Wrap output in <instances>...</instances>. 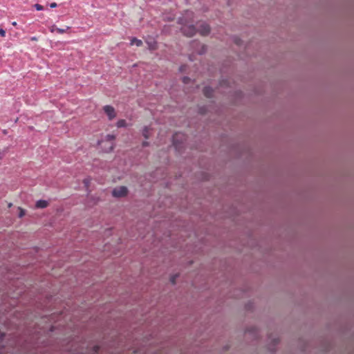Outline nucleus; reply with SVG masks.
Returning a JSON list of instances; mask_svg holds the SVG:
<instances>
[{"mask_svg": "<svg viewBox=\"0 0 354 354\" xmlns=\"http://www.w3.org/2000/svg\"><path fill=\"white\" fill-rule=\"evenodd\" d=\"M193 17V13L188 10L185 11L182 17L178 18L177 23L180 25H182L181 32L187 37L194 36L196 32V28L194 25L190 24L187 25L189 23L190 19Z\"/></svg>", "mask_w": 354, "mask_h": 354, "instance_id": "1", "label": "nucleus"}, {"mask_svg": "<svg viewBox=\"0 0 354 354\" xmlns=\"http://www.w3.org/2000/svg\"><path fill=\"white\" fill-rule=\"evenodd\" d=\"M228 84V82L227 80H223L221 82H220V86H223L225 85H227Z\"/></svg>", "mask_w": 354, "mask_h": 354, "instance_id": "22", "label": "nucleus"}, {"mask_svg": "<svg viewBox=\"0 0 354 354\" xmlns=\"http://www.w3.org/2000/svg\"><path fill=\"white\" fill-rule=\"evenodd\" d=\"M178 277V274H174V275L171 276L170 278L171 283L174 285L176 283V280Z\"/></svg>", "mask_w": 354, "mask_h": 354, "instance_id": "17", "label": "nucleus"}, {"mask_svg": "<svg viewBox=\"0 0 354 354\" xmlns=\"http://www.w3.org/2000/svg\"><path fill=\"white\" fill-rule=\"evenodd\" d=\"M198 32L202 35H207L210 32V26L207 23L203 22L198 26Z\"/></svg>", "mask_w": 354, "mask_h": 354, "instance_id": "3", "label": "nucleus"}, {"mask_svg": "<svg viewBox=\"0 0 354 354\" xmlns=\"http://www.w3.org/2000/svg\"><path fill=\"white\" fill-rule=\"evenodd\" d=\"M246 333H251L254 339H257L259 336L258 330L256 327H251L248 328Z\"/></svg>", "mask_w": 354, "mask_h": 354, "instance_id": "8", "label": "nucleus"}, {"mask_svg": "<svg viewBox=\"0 0 354 354\" xmlns=\"http://www.w3.org/2000/svg\"><path fill=\"white\" fill-rule=\"evenodd\" d=\"M34 7L35 8V9L38 11H40V10H44V7L40 5V4H38V3H36L34 5Z\"/></svg>", "mask_w": 354, "mask_h": 354, "instance_id": "18", "label": "nucleus"}, {"mask_svg": "<svg viewBox=\"0 0 354 354\" xmlns=\"http://www.w3.org/2000/svg\"><path fill=\"white\" fill-rule=\"evenodd\" d=\"M142 147H148L149 145V142H147V141H144L142 144Z\"/></svg>", "mask_w": 354, "mask_h": 354, "instance_id": "25", "label": "nucleus"}, {"mask_svg": "<svg viewBox=\"0 0 354 354\" xmlns=\"http://www.w3.org/2000/svg\"><path fill=\"white\" fill-rule=\"evenodd\" d=\"M26 214V211L21 208H19V217L21 218L23 217Z\"/></svg>", "mask_w": 354, "mask_h": 354, "instance_id": "19", "label": "nucleus"}, {"mask_svg": "<svg viewBox=\"0 0 354 354\" xmlns=\"http://www.w3.org/2000/svg\"><path fill=\"white\" fill-rule=\"evenodd\" d=\"M0 35L1 37L6 36V31L3 28H0Z\"/></svg>", "mask_w": 354, "mask_h": 354, "instance_id": "23", "label": "nucleus"}, {"mask_svg": "<svg viewBox=\"0 0 354 354\" xmlns=\"http://www.w3.org/2000/svg\"><path fill=\"white\" fill-rule=\"evenodd\" d=\"M127 193L128 189L125 186L115 187L112 191V195L115 198L124 197Z\"/></svg>", "mask_w": 354, "mask_h": 354, "instance_id": "2", "label": "nucleus"}, {"mask_svg": "<svg viewBox=\"0 0 354 354\" xmlns=\"http://www.w3.org/2000/svg\"><path fill=\"white\" fill-rule=\"evenodd\" d=\"M174 144L176 145V138H174Z\"/></svg>", "mask_w": 354, "mask_h": 354, "instance_id": "29", "label": "nucleus"}, {"mask_svg": "<svg viewBox=\"0 0 354 354\" xmlns=\"http://www.w3.org/2000/svg\"><path fill=\"white\" fill-rule=\"evenodd\" d=\"M115 138V136L112 134H108L105 136V140L108 142H112Z\"/></svg>", "mask_w": 354, "mask_h": 354, "instance_id": "13", "label": "nucleus"}, {"mask_svg": "<svg viewBox=\"0 0 354 354\" xmlns=\"http://www.w3.org/2000/svg\"><path fill=\"white\" fill-rule=\"evenodd\" d=\"M142 136L145 139H148L149 138V128L147 126L144 127L142 131Z\"/></svg>", "mask_w": 354, "mask_h": 354, "instance_id": "10", "label": "nucleus"}, {"mask_svg": "<svg viewBox=\"0 0 354 354\" xmlns=\"http://www.w3.org/2000/svg\"><path fill=\"white\" fill-rule=\"evenodd\" d=\"M272 344L269 345L268 346V349L271 351V352H274L275 351V346L278 344L279 343V339L278 338H273L272 339Z\"/></svg>", "mask_w": 354, "mask_h": 354, "instance_id": "7", "label": "nucleus"}, {"mask_svg": "<svg viewBox=\"0 0 354 354\" xmlns=\"http://www.w3.org/2000/svg\"><path fill=\"white\" fill-rule=\"evenodd\" d=\"M91 179L90 178H86L84 179L83 183L86 189L88 188Z\"/></svg>", "mask_w": 354, "mask_h": 354, "instance_id": "15", "label": "nucleus"}, {"mask_svg": "<svg viewBox=\"0 0 354 354\" xmlns=\"http://www.w3.org/2000/svg\"><path fill=\"white\" fill-rule=\"evenodd\" d=\"M207 108L205 106H201V107H199V109H198V112H199L201 114H202V115L205 114V113H206V112H207Z\"/></svg>", "mask_w": 354, "mask_h": 354, "instance_id": "16", "label": "nucleus"}, {"mask_svg": "<svg viewBox=\"0 0 354 354\" xmlns=\"http://www.w3.org/2000/svg\"><path fill=\"white\" fill-rule=\"evenodd\" d=\"M116 125L118 128L125 127H127V122L125 120H119Z\"/></svg>", "mask_w": 354, "mask_h": 354, "instance_id": "12", "label": "nucleus"}, {"mask_svg": "<svg viewBox=\"0 0 354 354\" xmlns=\"http://www.w3.org/2000/svg\"><path fill=\"white\" fill-rule=\"evenodd\" d=\"M57 6V4L56 3H55V2L51 3L50 4V7L51 8H56Z\"/></svg>", "mask_w": 354, "mask_h": 354, "instance_id": "26", "label": "nucleus"}, {"mask_svg": "<svg viewBox=\"0 0 354 354\" xmlns=\"http://www.w3.org/2000/svg\"><path fill=\"white\" fill-rule=\"evenodd\" d=\"M5 154H6V150H1L0 149V160L3 158Z\"/></svg>", "mask_w": 354, "mask_h": 354, "instance_id": "21", "label": "nucleus"}, {"mask_svg": "<svg viewBox=\"0 0 354 354\" xmlns=\"http://www.w3.org/2000/svg\"><path fill=\"white\" fill-rule=\"evenodd\" d=\"M130 44L131 45H136L137 46H141L142 45V41L140 39H137L136 37H133L131 39Z\"/></svg>", "mask_w": 354, "mask_h": 354, "instance_id": "9", "label": "nucleus"}, {"mask_svg": "<svg viewBox=\"0 0 354 354\" xmlns=\"http://www.w3.org/2000/svg\"><path fill=\"white\" fill-rule=\"evenodd\" d=\"M189 81H190V78L189 77H183V83L188 84Z\"/></svg>", "mask_w": 354, "mask_h": 354, "instance_id": "20", "label": "nucleus"}, {"mask_svg": "<svg viewBox=\"0 0 354 354\" xmlns=\"http://www.w3.org/2000/svg\"><path fill=\"white\" fill-rule=\"evenodd\" d=\"M48 205V202L46 200H39L36 202L35 207L38 209L46 208Z\"/></svg>", "mask_w": 354, "mask_h": 354, "instance_id": "6", "label": "nucleus"}, {"mask_svg": "<svg viewBox=\"0 0 354 354\" xmlns=\"http://www.w3.org/2000/svg\"><path fill=\"white\" fill-rule=\"evenodd\" d=\"M234 41L239 46H240L241 44V43H242V41L240 39H238V38H236L234 39Z\"/></svg>", "mask_w": 354, "mask_h": 354, "instance_id": "24", "label": "nucleus"}, {"mask_svg": "<svg viewBox=\"0 0 354 354\" xmlns=\"http://www.w3.org/2000/svg\"><path fill=\"white\" fill-rule=\"evenodd\" d=\"M103 109L109 120H112L115 117V109L113 106L110 105H106Z\"/></svg>", "mask_w": 354, "mask_h": 354, "instance_id": "4", "label": "nucleus"}, {"mask_svg": "<svg viewBox=\"0 0 354 354\" xmlns=\"http://www.w3.org/2000/svg\"><path fill=\"white\" fill-rule=\"evenodd\" d=\"M5 334L0 331V353L3 350V338H4Z\"/></svg>", "mask_w": 354, "mask_h": 354, "instance_id": "11", "label": "nucleus"}, {"mask_svg": "<svg viewBox=\"0 0 354 354\" xmlns=\"http://www.w3.org/2000/svg\"><path fill=\"white\" fill-rule=\"evenodd\" d=\"M171 20H173V19H172V18H171V17H169V18H168V21H171Z\"/></svg>", "mask_w": 354, "mask_h": 354, "instance_id": "28", "label": "nucleus"}, {"mask_svg": "<svg viewBox=\"0 0 354 354\" xmlns=\"http://www.w3.org/2000/svg\"><path fill=\"white\" fill-rule=\"evenodd\" d=\"M68 29H70V27L69 26H66V28H56V30L57 32L60 33V34H62V33H64L66 32V30H68Z\"/></svg>", "mask_w": 354, "mask_h": 354, "instance_id": "14", "label": "nucleus"}, {"mask_svg": "<svg viewBox=\"0 0 354 354\" xmlns=\"http://www.w3.org/2000/svg\"><path fill=\"white\" fill-rule=\"evenodd\" d=\"M113 147H114V145L113 143H111V145L109 147V151H112L113 149Z\"/></svg>", "mask_w": 354, "mask_h": 354, "instance_id": "27", "label": "nucleus"}, {"mask_svg": "<svg viewBox=\"0 0 354 354\" xmlns=\"http://www.w3.org/2000/svg\"><path fill=\"white\" fill-rule=\"evenodd\" d=\"M214 92V89L209 86H205L203 89V93L204 95L208 98H211L213 97Z\"/></svg>", "mask_w": 354, "mask_h": 354, "instance_id": "5", "label": "nucleus"}]
</instances>
